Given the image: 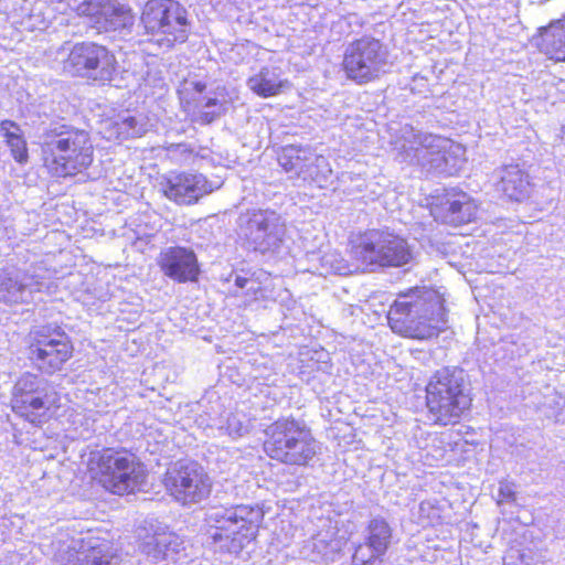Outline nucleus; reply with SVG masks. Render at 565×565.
I'll return each instance as SVG.
<instances>
[{"mask_svg": "<svg viewBox=\"0 0 565 565\" xmlns=\"http://www.w3.org/2000/svg\"><path fill=\"white\" fill-rule=\"evenodd\" d=\"M444 300L433 288L415 287L401 294L391 306L387 319L391 329L414 339H427L446 326Z\"/></svg>", "mask_w": 565, "mask_h": 565, "instance_id": "1", "label": "nucleus"}, {"mask_svg": "<svg viewBox=\"0 0 565 565\" xmlns=\"http://www.w3.org/2000/svg\"><path fill=\"white\" fill-rule=\"evenodd\" d=\"M263 519L264 512L259 507L245 504L213 507L205 516L209 536L220 550L228 553H239L255 540Z\"/></svg>", "mask_w": 565, "mask_h": 565, "instance_id": "2", "label": "nucleus"}, {"mask_svg": "<svg viewBox=\"0 0 565 565\" xmlns=\"http://www.w3.org/2000/svg\"><path fill=\"white\" fill-rule=\"evenodd\" d=\"M426 393L429 413L435 423L444 426L457 423L471 404L462 369L438 370L427 384Z\"/></svg>", "mask_w": 565, "mask_h": 565, "instance_id": "3", "label": "nucleus"}, {"mask_svg": "<svg viewBox=\"0 0 565 565\" xmlns=\"http://www.w3.org/2000/svg\"><path fill=\"white\" fill-rule=\"evenodd\" d=\"M188 15V10L178 1L148 0L141 11L140 24L149 41L170 50L188 40L191 29Z\"/></svg>", "mask_w": 565, "mask_h": 565, "instance_id": "4", "label": "nucleus"}, {"mask_svg": "<svg viewBox=\"0 0 565 565\" xmlns=\"http://www.w3.org/2000/svg\"><path fill=\"white\" fill-rule=\"evenodd\" d=\"M43 152L52 157L58 175H73L93 162L94 148L87 131L74 127H56L44 136Z\"/></svg>", "mask_w": 565, "mask_h": 565, "instance_id": "5", "label": "nucleus"}, {"mask_svg": "<svg viewBox=\"0 0 565 565\" xmlns=\"http://www.w3.org/2000/svg\"><path fill=\"white\" fill-rule=\"evenodd\" d=\"M89 469L106 490L120 495L138 489L146 478L134 455L111 448L92 452Z\"/></svg>", "mask_w": 565, "mask_h": 565, "instance_id": "6", "label": "nucleus"}, {"mask_svg": "<svg viewBox=\"0 0 565 565\" xmlns=\"http://www.w3.org/2000/svg\"><path fill=\"white\" fill-rule=\"evenodd\" d=\"M390 66L387 46L374 36L364 35L344 47L342 70L345 77L358 85L379 79Z\"/></svg>", "mask_w": 565, "mask_h": 565, "instance_id": "7", "label": "nucleus"}, {"mask_svg": "<svg viewBox=\"0 0 565 565\" xmlns=\"http://www.w3.org/2000/svg\"><path fill=\"white\" fill-rule=\"evenodd\" d=\"M58 402L57 392L45 379L25 373L14 385L11 407L19 416L39 425L53 415Z\"/></svg>", "mask_w": 565, "mask_h": 565, "instance_id": "8", "label": "nucleus"}, {"mask_svg": "<svg viewBox=\"0 0 565 565\" xmlns=\"http://www.w3.org/2000/svg\"><path fill=\"white\" fill-rule=\"evenodd\" d=\"M353 254L364 269L370 270L373 267H401L413 257L406 239L379 230L364 233L354 246Z\"/></svg>", "mask_w": 565, "mask_h": 565, "instance_id": "9", "label": "nucleus"}, {"mask_svg": "<svg viewBox=\"0 0 565 565\" xmlns=\"http://www.w3.org/2000/svg\"><path fill=\"white\" fill-rule=\"evenodd\" d=\"M239 236L248 248L263 255L278 254L286 237V224L273 210H250L238 217Z\"/></svg>", "mask_w": 565, "mask_h": 565, "instance_id": "10", "label": "nucleus"}, {"mask_svg": "<svg viewBox=\"0 0 565 565\" xmlns=\"http://www.w3.org/2000/svg\"><path fill=\"white\" fill-rule=\"evenodd\" d=\"M63 68L72 75L105 83L113 79L116 60L105 46L82 42L72 47Z\"/></svg>", "mask_w": 565, "mask_h": 565, "instance_id": "11", "label": "nucleus"}, {"mask_svg": "<svg viewBox=\"0 0 565 565\" xmlns=\"http://www.w3.org/2000/svg\"><path fill=\"white\" fill-rule=\"evenodd\" d=\"M168 492L180 503H198L207 498L212 481L198 462L178 461L171 466L163 479Z\"/></svg>", "mask_w": 565, "mask_h": 565, "instance_id": "12", "label": "nucleus"}, {"mask_svg": "<svg viewBox=\"0 0 565 565\" xmlns=\"http://www.w3.org/2000/svg\"><path fill=\"white\" fill-rule=\"evenodd\" d=\"M73 347L60 328L41 327L33 332L31 359L45 373H54L72 356Z\"/></svg>", "mask_w": 565, "mask_h": 565, "instance_id": "13", "label": "nucleus"}, {"mask_svg": "<svg viewBox=\"0 0 565 565\" xmlns=\"http://www.w3.org/2000/svg\"><path fill=\"white\" fill-rule=\"evenodd\" d=\"M52 282L36 270H7L0 275V301L6 305L28 303L35 292H47Z\"/></svg>", "mask_w": 565, "mask_h": 565, "instance_id": "14", "label": "nucleus"}, {"mask_svg": "<svg viewBox=\"0 0 565 565\" xmlns=\"http://www.w3.org/2000/svg\"><path fill=\"white\" fill-rule=\"evenodd\" d=\"M415 158L422 169L431 174L451 175L457 171L454 158L449 153L452 143L449 139L418 132L414 135Z\"/></svg>", "mask_w": 565, "mask_h": 565, "instance_id": "15", "label": "nucleus"}, {"mask_svg": "<svg viewBox=\"0 0 565 565\" xmlns=\"http://www.w3.org/2000/svg\"><path fill=\"white\" fill-rule=\"evenodd\" d=\"M79 15L89 19L98 32L128 30L134 24L131 10L113 0H87L78 6Z\"/></svg>", "mask_w": 565, "mask_h": 565, "instance_id": "16", "label": "nucleus"}, {"mask_svg": "<svg viewBox=\"0 0 565 565\" xmlns=\"http://www.w3.org/2000/svg\"><path fill=\"white\" fill-rule=\"evenodd\" d=\"M160 184L164 196L180 205L194 204L215 189L203 174L188 172L171 173Z\"/></svg>", "mask_w": 565, "mask_h": 565, "instance_id": "17", "label": "nucleus"}, {"mask_svg": "<svg viewBox=\"0 0 565 565\" xmlns=\"http://www.w3.org/2000/svg\"><path fill=\"white\" fill-rule=\"evenodd\" d=\"M306 424L294 418H279L265 429L264 450L274 460L286 463L291 447L303 433Z\"/></svg>", "mask_w": 565, "mask_h": 565, "instance_id": "18", "label": "nucleus"}, {"mask_svg": "<svg viewBox=\"0 0 565 565\" xmlns=\"http://www.w3.org/2000/svg\"><path fill=\"white\" fill-rule=\"evenodd\" d=\"M158 265L164 276L180 284L195 281L200 271L194 252L181 246L163 248L158 256Z\"/></svg>", "mask_w": 565, "mask_h": 565, "instance_id": "19", "label": "nucleus"}, {"mask_svg": "<svg viewBox=\"0 0 565 565\" xmlns=\"http://www.w3.org/2000/svg\"><path fill=\"white\" fill-rule=\"evenodd\" d=\"M180 537L171 532L154 533L142 543V552L153 562L174 561L183 550Z\"/></svg>", "mask_w": 565, "mask_h": 565, "instance_id": "20", "label": "nucleus"}, {"mask_svg": "<svg viewBox=\"0 0 565 565\" xmlns=\"http://www.w3.org/2000/svg\"><path fill=\"white\" fill-rule=\"evenodd\" d=\"M500 181L498 190L508 199L522 201L530 194L531 183L529 175L519 164H509L499 171Z\"/></svg>", "mask_w": 565, "mask_h": 565, "instance_id": "21", "label": "nucleus"}, {"mask_svg": "<svg viewBox=\"0 0 565 565\" xmlns=\"http://www.w3.org/2000/svg\"><path fill=\"white\" fill-rule=\"evenodd\" d=\"M540 36V51L551 60L565 62V20H555L541 28Z\"/></svg>", "mask_w": 565, "mask_h": 565, "instance_id": "22", "label": "nucleus"}, {"mask_svg": "<svg viewBox=\"0 0 565 565\" xmlns=\"http://www.w3.org/2000/svg\"><path fill=\"white\" fill-rule=\"evenodd\" d=\"M247 86L257 96L267 98L282 93L289 82L280 77L277 68L265 66L247 79Z\"/></svg>", "mask_w": 565, "mask_h": 565, "instance_id": "23", "label": "nucleus"}, {"mask_svg": "<svg viewBox=\"0 0 565 565\" xmlns=\"http://www.w3.org/2000/svg\"><path fill=\"white\" fill-rule=\"evenodd\" d=\"M446 211L444 222L458 226L472 221L477 214V205L466 193H460L443 207Z\"/></svg>", "mask_w": 565, "mask_h": 565, "instance_id": "24", "label": "nucleus"}, {"mask_svg": "<svg viewBox=\"0 0 565 565\" xmlns=\"http://www.w3.org/2000/svg\"><path fill=\"white\" fill-rule=\"evenodd\" d=\"M109 542L103 540L88 541L76 553L78 565H113L117 556L110 552Z\"/></svg>", "mask_w": 565, "mask_h": 565, "instance_id": "25", "label": "nucleus"}, {"mask_svg": "<svg viewBox=\"0 0 565 565\" xmlns=\"http://www.w3.org/2000/svg\"><path fill=\"white\" fill-rule=\"evenodd\" d=\"M319 443L315 439L310 428L306 427L298 440L291 447V452L287 458L286 465L307 466L319 452Z\"/></svg>", "mask_w": 565, "mask_h": 565, "instance_id": "26", "label": "nucleus"}, {"mask_svg": "<svg viewBox=\"0 0 565 565\" xmlns=\"http://www.w3.org/2000/svg\"><path fill=\"white\" fill-rule=\"evenodd\" d=\"M315 159V152L310 148L300 146H287L282 148L278 162L288 173H294L298 179L310 160Z\"/></svg>", "mask_w": 565, "mask_h": 565, "instance_id": "27", "label": "nucleus"}, {"mask_svg": "<svg viewBox=\"0 0 565 565\" xmlns=\"http://www.w3.org/2000/svg\"><path fill=\"white\" fill-rule=\"evenodd\" d=\"M393 539V530L384 518L376 516L370 520L365 542L371 544L377 554L387 552Z\"/></svg>", "mask_w": 565, "mask_h": 565, "instance_id": "28", "label": "nucleus"}, {"mask_svg": "<svg viewBox=\"0 0 565 565\" xmlns=\"http://www.w3.org/2000/svg\"><path fill=\"white\" fill-rule=\"evenodd\" d=\"M0 131L2 132L8 146L11 149L13 158L18 162L26 161V142L23 139L20 127L11 120H3L0 124Z\"/></svg>", "mask_w": 565, "mask_h": 565, "instance_id": "29", "label": "nucleus"}, {"mask_svg": "<svg viewBox=\"0 0 565 565\" xmlns=\"http://www.w3.org/2000/svg\"><path fill=\"white\" fill-rule=\"evenodd\" d=\"M332 174V169L328 159L323 156L315 153V159L301 170L299 179L305 182H313L322 188L328 182Z\"/></svg>", "mask_w": 565, "mask_h": 565, "instance_id": "30", "label": "nucleus"}, {"mask_svg": "<svg viewBox=\"0 0 565 565\" xmlns=\"http://www.w3.org/2000/svg\"><path fill=\"white\" fill-rule=\"evenodd\" d=\"M253 428L252 418L243 412L232 413L225 426H221L220 431H225L232 439L244 437L250 433Z\"/></svg>", "mask_w": 565, "mask_h": 565, "instance_id": "31", "label": "nucleus"}, {"mask_svg": "<svg viewBox=\"0 0 565 565\" xmlns=\"http://www.w3.org/2000/svg\"><path fill=\"white\" fill-rule=\"evenodd\" d=\"M115 125L118 136L122 139L137 138L147 131L145 122L129 115L120 117Z\"/></svg>", "mask_w": 565, "mask_h": 565, "instance_id": "32", "label": "nucleus"}, {"mask_svg": "<svg viewBox=\"0 0 565 565\" xmlns=\"http://www.w3.org/2000/svg\"><path fill=\"white\" fill-rule=\"evenodd\" d=\"M384 554L375 553V550L365 542L360 544L352 556V565H376L381 563Z\"/></svg>", "mask_w": 565, "mask_h": 565, "instance_id": "33", "label": "nucleus"}, {"mask_svg": "<svg viewBox=\"0 0 565 565\" xmlns=\"http://www.w3.org/2000/svg\"><path fill=\"white\" fill-rule=\"evenodd\" d=\"M322 267L327 268V273L337 275H349L352 273L348 262L338 253H328L322 256Z\"/></svg>", "mask_w": 565, "mask_h": 565, "instance_id": "34", "label": "nucleus"}, {"mask_svg": "<svg viewBox=\"0 0 565 565\" xmlns=\"http://www.w3.org/2000/svg\"><path fill=\"white\" fill-rule=\"evenodd\" d=\"M225 111V103L216 98H209L203 105L200 118L203 122L210 124Z\"/></svg>", "mask_w": 565, "mask_h": 565, "instance_id": "35", "label": "nucleus"}, {"mask_svg": "<svg viewBox=\"0 0 565 565\" xmlns=\"http://www.w3.org/2000/svg\"><path fill=\"white\" fill-rule=\"evenodd\" d=\"M498 504L503 502H512L515 500L514 486L508 481H501L498 490Z\"/></svg>", "mask_w": 565, "mask_h": 565, "instance_id": "36", "label": "nucleus"}, {"mask_svg": "<svg viewBox=\"0 0 565 565\" xmlns=\"http://www.w3.org/2000/svg\"><path fill=\"white\" fill-rule=\"evenodd\" d=\"M169 151L171 153L173 152H179L183 156H188V154H191L193 152V150L190 148L189 145L186 143H175V145H171L169 147Z\"/></svg>", "mask_w": 565, "mask_h": 565, "instance_id": "37", "label": "nucleus"}, {"mask_svg": "<svg viewBox=\"0 0 565 565\" xmlns=\"http://www.w3.org/2000/svg\"><path fill=\"white\" fill-rule=\"evenodd\" d=\"M248 281L249 280L247 278L236 277L235 285L239 288H244L248 284Z\"/></svg>", "mask_w": 565, "mask_h": 565, "instance_id": "38", "label": "nucleus"}, {"mask_svg": "<svg viewBox=\"0 0 565 565\" xmlns=\"http://www.w3.org/2000/svg\"><path fill=\"white\" fill-rule=\"evenodd\" d=\"M195 87H196V89H198L199 92H202V90H203V88H204V85H203V84H201V83H198V84L195 85Z\"/></svg>", "mask_w": 565, "mask_h": 565, "instance_id": "39", "label": "nucleus"}]
</instances>
